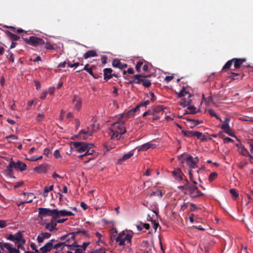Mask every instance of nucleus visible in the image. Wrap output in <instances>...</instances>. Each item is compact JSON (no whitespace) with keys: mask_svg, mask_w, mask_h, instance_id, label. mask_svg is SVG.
Instances as JSON below:
<instances>
[{"mask_svg":"<svg viewBox=\"0 0 253 253\" xmlns=\"http://www.w3.org/2000/svg\"><path fill=\"white\" fill-rule=\"evenodd\" d=\"M88 64H87L86 65H85L84 67V68L83 69H82V70H78L77 71V72H80L83 70H85L90 75H91L92 76H93L94 78L95 79H97V77H96L94 74H93V72H92V69L91 68H88Z\"/></svg>","mask_w":253,"mask_h":253,"instance_id":"bb28decb","label":"nucleus"},{"mask_svg":"<svg viewBox=\"0 0 253 253\" xmlns=\"http://www.w3.org/2000/svg\"><path fill=\"white\" fill-rule=\"evenodd\" d=\"M59 215L61 216H71L74 215V213H72V212L67 211L65 210H61L60 211H59Z\"/></svg>","mask_w":253,"mask_h":253,"instance_id":"4c0bfd02","label":"nucleus"},{"mask_svg":"<svg viewBox=\"0 0 253 253\" xmlns=\"http://www.w3.org/2000/svg\"><path fill=\"white\" fill-rule=\"evenodd\" d=\"M133 155V153L132 152H129L127 154H126L123 155L122 158H130Z\"/></svg>","mask_w":253,"mask_h":253,"instance_id":"052dcab7","label":"nucleus"},{"mask_svg":"<svg viewBox=\"0 0 253 253\" xmlns=\"http://www.w3.org/2000/svg\"><path fill=\"white\" fill-rule=\"evenodd\" d=\"M233 63H234V67L236 69H238L240 68L242 65V64L246 61V58H234L232 59Z\"/></svg>","mask_w":253,"mask_h":253,"instance_id":"f8f14e48","label":"nucleus"},{"mask_svg":"<svg viewBox=\"0 0 253 253\" xmlns=\"http://www.w3.org/2000/svg\"><path fill=\"white\" fill-rule=\"evenodd\" d=\"M5 33L7 36L12 41H16L20 39V37L17 35L14 34L11 32L6 31Z\"/></svg>","mask_w":253,"mask_h":253,"instance_id":"5701e85b","label":"nucleus"},{"mask_svg":"<svg viewBox=\"0 0 253 253\" xmlns=\"http://www.w3.org/2000/svg\"><path fill=\"white\" fill-rule=\"evenodd\" d=\"M141 84L144 86L146 87H149L151 85V82L150 80L143 78Z\"/></svg>","mask_w":253,"mask_h":253,"instance_id":"a19ab883","label":"nucleus"},{"mask_svg":"<svg viewBox=\"0 0 253 253\" xmlns=\"http://www.w3.org/2000/svg\"><path fill=\"white\" fill-rule=\"evenodd\" d=\"M12 168H14V166L13 165L12 166L11 165V162H10L9 166L7 167L6 169V171L9 175H11L12 174V173H13L12 169Z\"/></svg>","mask_w":253,"mask_h":253,"instance_id":"c03bdc74","label":"nucleus"},{"mask_svg":"<svg viewBox=\"0 0 253 253\" xmlns=\"http://www.w3.org/2000/svg\"><path fill=\"white\" fill-rule=\"evenodd\" d=\"M132 235L129 234H126L125 231H122L119 233L118 236L114 238L116 243L119 245L124 246L127 244H131Z\"/></svg>","mask_w":253,"mask_h":253,"instance_id":"39448f33","label":"nucleus"},{"mask_svg":"<svg viewBox=\"0 0 253 253\" xmlns=\"http://www.w3.org/2000/svg\"><path fill=\"white\" fill-rule=\"evenodd\" d=\"M230 76L233 79V80H235L240 79L242 80L243 79V75H241L239 73L231 72Z\"/></svg>","mask_w":253,"mask_h":253,"instance_id":"c85d7f7f","label":"nucleus"},{"mask_svg":"<svg viewBox=\"0 0 253 253\" xmlns=\"http://www.w3.org/2000/svg\"><path fill=\"white\" fill-rule=\"evenodd\" d=\"M26 43L33 46H37L44 44V41L43 39L35 36H31L29 39H24Z\"/></svg>","mask_w":253,"mask_h":253,"instance_id":"0eeeda50","label":"nucleus"},{"mask_svg":"<svg viewBox=\"0 0 253 253\" xmlns=\"http://www.w3.org/2000/svg\"><path fill=\"white\" fill-rule=\"evenodd\" d=\"M187 109L190 111V112L189 113H185L184 114V115H185V114H195L197 113V111H196V108L195 106H188L187 107Z\"/></svg>","mask_w":253,"mask_h":253,"instance_id":"79ce46f5","label":"nucleus"},{"mask_svg":"<svg viewBox=\"0 0 253 253\" xmlns=\"http://www.w3.org/2000/svg\"><path fill=\"white\" fill-rule=\"evenodd\" d=\"M171 173L173 176L175 178V179H176L177 180L181 181L183 180V177L184 176V174L180 169H174V170L171 172Z\"/></svg>","mask_w":253,"mask_h":253,"instance_id":"9d476101","label":"nucleus"},{"mask_svg":"<svg viewBox=\"0 0 253 253\" xmlns=\"http://www.w3.org/2000/svg\"><path fill=\"white\" fill-rule=\"evenodd\" d=\"M112 241L113 240V238L115 237L113 235L114 233H117V231L116 228L114 227V224L112 223Z\"/></svg>","mask_w":253,"mask_h":253,"instance_id":"680f3d73","label":"nucleus"},{"mask_svg":"<svg viewBox=\"0 0 253 253\" xmlns=\"http://www.w3.org/2000/svg\"><path fill=\"white\" fill-rule=\"evenodd\" d=\"M223 139V141L224 143H230V142H233V140L231 138L228 137H226V136H222V137Z\"/></svg>","mask_w":253,"mask_h":253,"instance_id":"5fc2aeb1","label":"nucleus"},{"mask_svg":"<svg viewBox=\"0 0 253 253\" xmlns=\"http://www.w3.org/2000/svg\"><path fill=\"white\" fill-rule=\"evenodd\" d=\"M195 131L182 130V133L186 136L192 137L194 136Z\"/></svg>","mask_w":253,"mask_h":253,"instance_id":"473e14b6","label":"nucleus"},{"mask_svg":"<svg viewBox=\"0 0 253 253\" xmlns=\"http://www.w3.org/2000/svg\"><path fill=\"white\" fill-rule=\"evenodd\" d=\"M81 130L79 131V135L81 139H82L84 140H86L89 136H88V135L87 134H86L85 133H81Z\"/></svg>","mask_w":253,"mask_h":253,"instance_id":"09e8293b","label":"nucleus"},{"mask_svg":"<svg viewBox=\"0 0 253 253\" xmlns=\"http://www.w3.org/2000/svg\"><path fill=\"white\" fill-rule=\"evenodd\" d=\"M53 249V244L51 243H47L44 246L40 248V251L45 252H49Z\"/></svg>","mask_w":253,"mask_h":253,"instance_id":"4be33fe9","label":"nucleus"},{"mask_svg":"<svg viewBox=\"0 0 253 253\" xmlns=\"http://www.w3.org/2000/svg\"><path fill=\"white\" fill-rule=\"evenodd\" d=\"M238 148L239 152L241 154L244 156H247L250 155L247 149L245 148V147L242 145L241 144H236Z\"/></svg>","mask_w":253,"mask_h":253,"instance_id":"6ab92c4d","label":"nucleus"},{"mask_svg":"<svg viewBox=\"0 0 253 253\" xmlns=\"http://www.w3.org/2000/svg\"><path fill=\"white\" fill-rule=\"evenodd\" d=\"M142 77L143 75L142 74L134 75V78L135 81V84H141L142 81Z\"/></svg>","mask_w":253,"mask_h":253,"instance_id":"2f4dec72","label":"nucleus"},{"mask_svg":"<svg viewBox=\"0 0 253 253\" xmlns=\"http://www.w3.org/2000/svg\"><path fill=\"white\" fill-rule=\"evenodd\" d=\"M107 59H108V58L106 55H102L101 58L102 63L103 64H105L107 63Z\"/></svg>","mask_w":253,"mask_h":253,"instance_id":"e2e57ef3","label":"nucleus"},{"mask_svg":"<svg viewBox=\"0 0 253 253\" xmlns=\"http://www.w3.org/2000/svg\"><path fill=\"white\" fill-rule=\"evenodd\" d=\"M98 128V125H96L95 124H92L91 126L87 127L86 130L82 129L81 133H85L86 134H87L88 136H92L93 133Z\"/></svg>","mask_w":253,"mask_h":253,"instance_id":"1a4fd4ad","label":"nucleus"},{"mask_svg":"<svg viewBox=\"0 0 253 253\" xmlns=\"http://www.w3.org/2000/svg\"><path fill=\"white\" fill-rule=\"evenodd\" d=\"M56 224H52V223H48L46 224L45 228L48 230L49 231L51 232L55 229L57 230V228H56Z\"/></svg>","mask_w":253,"mask_h":253,"instance_id":"c9c22d12","label":"nucleus"},{"mask_svg":"<svg viewBox=\"0 0 253 253\" xmlns=\"http://www.w3.org/2000/svg\"><path fill=\"white\" fill-rule=\"evenodd\" d=\"M178 188L182 191L188 189L189 190L190 194H193L194 191H197L198 194L197 195L192 196V198H196L204 195V194L198 190V188L196 186L191 185L187 179H185L184 185L179 186Z\"/></svg>","mask_w":253,"mask_h":253,"instance_id":"20e7f679","label":"nucleus"},{"mask_svg":"<svg viewBox=\"0 0 253 253\" xmlns=\"http://www.w3.org/2000/svg\"><path fill=\"white\" fill-rule=\"evenodd\" d=\"M192 101V100L190 99V98H188V99H186V98H183L181 100L180 102H179V104L180 106L185 107L187 105H189Z\"/></svg>","mask_w":253,"mask_h":253,"instance_id":"cd10ccee","label":"nucleus"},{"mask_svg":"<svg viewBox=\"0 0 253 253\" xmlns=\"http://www.w3.org/2000/svg\"><path fill=\"white\" fill-rule=\"evenodd\" d=\"M39 215L38 217L41 219L45 216H51L58 211L57 209L50 210L47 208H38Z\"/></svg>","mask_w":253,"mask_h":253,"instance_id":"6e6552de","label":"nucleus"},{"mask_svg":"<svg viewBox=\"0 0 253 253\" xmlns=\"http://www.w3.org/2000/svg\"><path fill=\"white\" fill-rule=\"evenodd\" d=\"M194 136H196L198 139L202 141L206 140V136L202 132L199 131H195Z\"/></svg>","mask_w":253,"mask_h":253,"instance_id":"c756f323","label":"nucleus"},{"mask_svg":"<svg viewBox=\"0 0 253 253\" xmlns=\"http://www.w3.org/2000/svg\"><path fill=\"white\" fill-rule=\"evenodd\" d=\"M233 64L232 59L228 60L222 67V70H225L230 68L231 66Z\"/></svg>","mask_w":253,"mask_h":253,"instance_id":"58836bf2","label":"nucleus"},{"mask_svg":"<svg viewBox=\"0 0 253 253\" xmlns=\"http://www.w3.org/2000/svg\"><path fill=\"white\" fill-rule=\"evenodd\" d=\"M149 94L151 96V101H154L155 100H156V96L155 95L154 93L152 92V91H150L149 92Z\"/></svg>","mask_w":253,"mask_h":253,"instance_id":"69168bd1","label":"nucleus"},{"mask_svg":"<svg viewBox=\"0 0 253 253\" xmlns=\"http://www.w3.org/2000/svg\"><path fill=\"white\" fill-rule=\"evenodd\" d=\"M230 193L234 198H237L239 196V194L235 189H231L230 190Z\"/></svg>","mask_w":253,"mask_h":253,"instance_id":"603ef678","label":"nucleus"},{"mask_svg":"<svg viewBox=\"0 0 253 253\" xmlns=\"http://www.w3.org/2000/svg\"><path fill=\"white\" fill-rule=\"evenodd\" d=\"M45 48L46 49L54 50L55 47L51 43L47 42L45 44Z\"/></svg>","mask_w":253,"mask_h":253,"instance_id":"8fccbe9b","label":"nucleus"},{"mask_svg":"<svg viewBox=\"0 0 253 253\" xmlns=\"http://www.w3.org/2000/svg\"><path fill=\"white\" fill-rule=\"evenodd\" d=\"M230 119L228 117H225L224 119V121L223 122V124L221 126V127H225L229 126V122H230Z\"/></svg>","mask_w":253,"mask_h":253,"instance_id":"a18cd8bd","label":"nucleus"},{"mask_svg":"<svg viewBox=\"0 0 253 253\" xmlns=\"http://www.w3.org/2000/svg\"><path fill=\"white\" fill-rule=\"evenodd\" d=\"M3 247L4 248H6L8 251V252L13 249V248L11 247V244L9 243H4Z\"/></svg>","mask_w":253,"mask_h":253,"instance_id":"4d7b16f0","label":"nucleus"},{"mask_svg":"<svg viewBox=\"0 0 253 253\" xmlns=\"http://www.w3.org/2000/svg\"><path fill=\"white\" fill-rule=\"evenodd\" d=\"M80 65V63L79 62L75 63L74 64H72L70 63H68V66L70 68H73L74 67H78Z\"/></svg>","mask_w":253,"mask_h":253,"instance_id":"338daca9","label":"nucleus"},{"mask_svg":"<svg viewBox=\"0 0 253 253\" xmlns=\"http://www.w3.org/2000/svg\"><path fill=\"white\" fill-rule=\"evenodd\" d=\"M114 67L118 68L120 69H123L127 67V65L126 63H122L118 59H115L112 64Z\"/></svg>","mask_w":253,"mask_h":253,"instance_id":"2eb2a0df","label":"nucleus"},{"mask_svg":"<svg viewBox=\"0 0 253 253\" xmlns=\"http://www.w3.org/2000/svg\"><path fill=\"white\" fill-rule=\"evenodd\" d=\"M71 147L75 149L80 153H84L81 155L80 158H83L89 155H93L96 157L97 153L93 149L94 145L90 143H86L84 142H73L71 144Z\"/></svg>","mask_w":253,"mask_h":253,"instance_id":"f03ea898","label":"nucleus"},{"mask_svg":"<svg viewBox=\"0 0 253 253\" xmlns=\"http://www.w3.org/2000/svg\"><path fill=\"white\" fill-rule=\"evenodd\" d=\"M8 253H20L19 249H16L15 248H13L12 250L10 251Z\"/></svg>","mask_w":253,"mask_h":253,"instance_id":"774afa93","label":"nucleus"},{"mask_svg":"<svg viewBox=\"0 0 253 253\" xmlns=\"http://www.w3.org/2000/svg\"><path fill=\"white\" fill-rule=\"evenodd\" d=\"M11 165H13L14 169H18L21 171L25 170L26 168V165L19 161H18L16 163L13 161H11Z\"/></svg>","mask_w":253,"mask_h":253,"instance_id":"ddd939ff","label":"nucleus"},{"mask_svg":"<svg viewBox=\"0 0 253 253\" xmlns=\"http://www.w3.org/2000/svg\"><path fill=\"white\" fill-rule=\"evenodd\" d=\"M64 246V243L62 242H59L54 246L53 245V248L55 249H57L58 248Z\"/></svg>","mask_w":253,"mask_h":253,"instance_id":"bf43d9fd","label":"nucleus"},{"mask_svg":"<svg viewBox=\"0 0 253 253\" xmlns=\"http://www.w3.org/2000/svg\"><path fill=\"white\" fill-rule=\"evenodd\" d=\"M198 159H182L181 163L184 168L191 169L198 167Z\"/></svg>","mask_w":253,"mask_h":253,"instance_id":"423d86ee","label":"nucleus"},{"mask_svg":"<svg viewBox=\"0 0 253 253\" xmlns=\"http://www.w3.org/2000/svg\"><path fill=\"white\" fill-rule=\"evenodd\" d=\"M139 104V106H140V107H142V106L146 107L147 105H148L150 104V101L146 100L145 101L141 102Z\"/></svg>","mask_w":253,"mask_h":253,"instance_id":"13d9d810","label":"nucleus"},{"mask_svg":"<svg viewBox=\"0 0 253 253\" xmlns=\"http://www.w3.org/2000/svg\"><path fill=\"white\" fill-rule=\"evenodd\" d=\"M104 79L107 81L111 79V68L104 69Z\"/></svg>","mask_w":253,"mask_h":253,"instance_id":"a878e982","label":"nucleus"},{"mask_svg":"<svg viewBox=\"0 0 253 253\" xmlns=\"http://www.w3.org/2000/svg\"><path fill=\"white\" fill-rule=\"evenodd\" d=\"M14 240L16 244L18 245L20 243H22V244L25 243V240L22 238V232H18L15 235H14Z\"/></svg>","mask_w":253,"mask_h":253,"instance_id":"4468645a","label":"nucleus"},{"mask_svg":"<svg viewBox=\"0 0 253 253\" xmlns=\"http://www.w3.org/2000/svg\"><path fill=\"white\" fill-rule=\"evenodd\" d=\"M217 176V174L216 172H213L210 174L209 177V180L210 181H212L216 176Z\"/></svg>","mask_w":253,"mask_h":253,"instance_id":"864d4df0","label":"nucleus"},{"mask_svg":"<svg viewBox=\"0 0 253 253\" xmlns=\"http://www.w3.org/2000/svg\"><path fill=\"white\" fill-rule=\"evenodd\" d=\"M156 145L151 142H147L140 146L138 148V151H145L150 148H155Z\"/></svg>","mask_w":253,"mask_h":253,"instance_id":"aec40b11","label":"nucleus"},{"mask_svg":"<svg viewBox=\"0 0 253 253\" xmlns=\"http://www.w3.org/2000/svg\"><path fill=\"white\" fill-rule=\"evenodd\" d=\"M51 236V234L47 232H42L37 237V241L39 243H42L44 239H48Z\"/></svg>","mask_w":253,"mask_h":253,"instance_id":"a211bd4d","label":"nucleus"},{"mask_svg":"<svg viewBox=\"0 0 253 253\" xmlns=\"http://www.w3.org/2000/svg\"><path fill=\"white\" fill-rule=\"evenodd\" d=\"M163 193L161 190L157 189L155 191H153L151 194L150 196H158L159 198H161L163 196Z\"/></svg>","mask_w":253,"mask_h":253,"instance_id":"ea45409f","label":"nucleus"},{"mask_svg":"<svg viewBox=\"0 0 253 253\" xmlns=\"http://www.w3.org/2000/svg\"><path fill=\"white\" fill-rule=\"evenodd\" d=\"M7 52H9V55H7V58L8 60L11 62H14V54L9 50H7Z\"/></svg>","mask_w":253,"mask_h":253,"instance_id":"de8ad7c7","label":"nucleus"},{"mask_svg":"<svg viewBox=\"0 0 253 253\" xmlns=\"http://www.w3.org/2000/svg\"><path fill=\"white\" fill-rule=\"evenodd\" d=\"M222 129L223 130V131L225 132L226 134H228L229 135L233 137H235V135L234 134V131L232 130V129L230 128V126H225L221 127Z\"/></svg>","mask_w":253,"mask_h":253,"instance_id":"393cba45","label":"nucleus"},{"mask_svg":"<svg viewBox=\"0 0 253 253\" xmlns=\"http://www.w3.org/2000/svg\"><path fill=\"white\" fill-rule=\"evenodd\" d=\"M125 122L122 114L116 115L112 118V139H119L126 132L124 126Z\"/></svg>","mask_w":253,"mask_h":253,"instance_id":"f257e3e1","label":"nucleus"},{"mask_svg":"<svg viewBox=\"0 0 253 253\" xmlns=\"http://www.w3.org/2000/svg\"><path fill=\"white\" fill-rule=\"evenodd\" d=\"M51 216H52V218L50 220L49 223H52V224H56V223H55V222L57 221L56 219L59 216V211H58L57 212L55 213Z\"/></svg>","mask_w":253,"mask_h":253,"instance_id":"72a5a7b5","label":"nucleus"},{"mask_svg":"<svg viewBox=\"0 0 253 253\" xmlns=\"http://www.w3.org/2000/svg\"><path fill=\"white\" fill-rule=\"evenodd\" d=\"M143 63L142 61H139L137 62L135 69L138 72H140L141 71V68L143 66Z\"/></svg>","mask_w":253,"mask_h":253,"instance_id":"49530a36","label":"nucleus"},{"mask_svg":"<svg viewBox=\"0 0 253 253\" xmlns=\"http://www.w3.org/2000/svg\"><path fill=\"white\" fill-rule=\"evenodd\" d=\"M176 93V96L178 98H180L183 96H186L187 94H188V98H190L192 96V95L189 92V91H187L185 89V87H183L181 91L178 93Z\"/></svg>","mask_w":253,"mask_h":253,"instance_id":"412c9836","label":"nucleus"},{"mask_svg":"<svg viewBox=\"0 0 253 253\" xmlns=\"http://www.w3.org/2000/svg\"><path fill=\"white\" fill-rule=\"evenodd\" d=\"M44 117V115L43 113H40L37 115L36 120L38 122H41L42 121Z\"/></svg>","mask_w":253,"mask_h":253,"instance_id":"3c124183","label":"nucleus"},{"mask_svg":"<svg viewBox=\"0 0 253 253\" xmlns=\"http://www.w3.org/2000/svg\"><path fill=\"white\" fill-rule=\"evenodd\" d=\"M111 148L109 142H105L103 145V151L104 154L108 152Z\"/></svg>","mask_w":253,"mask_h":253,"instance_id":"37998d69","label":"nucleus"},{"mask_svg":"<svg viewBox=\"0 0 253 253\" xmlns=\"http://www.w3.org/2000/svg\"><path fill=\"white\" fill-rule=\"evenodd\" d=\"M73 102L75 103V107L77 110H79L82 104V99L77 95L73 96Z\"/></svg>","mask_w":253,"mask_h":253,"instance_id":"dca6fc26","label":"nucleus"},{"mask_svg":"<svg viewBox=\"0 0 253 253\" xmlns=\"http://www.w3.org/2000/svg\"><path fill=\"white\" fill-rule=\"evenodd\" d=\"M33 196V194L32 193H30L28 195V196ZM32 201H33L32 198H29V197H28L27 200L22 201L20 203L17 204V206L19 207V206H21L25 204L31 203V202H32Z\"/></svg>","mask_w":253,"mask_h":253,"instance_id":"e433bc0d","label":"nucleus"},{"mask_svg":"<svg viewBox=\"0 0 253 253\" xmlns=\"http://www.w3.org/2000/svg\"><path fill=\"white\" fill-rule=\"evenodd\" d=\"M163 111V108L162 106H158V107L155 108L152 111L154 113L155 112L159 113V112Z\"/></svg>","mask_w":253,"mask_h":253,"instance_id":"6e6d98bb","label":"nucleus"},{"mask_svg":"<svg viewBox=\"0 0 253 253\" xmlns=\"http://www.w3.org/2000/svg\"><path fill=\"white\" fill-rule=\"evenodd\" d=\"M80 234L83 236H87L86 231L79 229L76 232L69 233L62 236L59 239L63 241L64 246L69 247H79L80 245H78L75 237Z\"/></svg>","mask_w":253,"mask_h":253,"instance_id":"7ed1b4c3","label":"nucleus"},{"mask_svg":"<svg viewBox=\"0 0 253 253\" xmlns=\"http://www.w3.org/2000/svg\"><path fill=\"white\" fill-rule=\"evenodd\" d=\"M187 122L189 123V126L191 128L195 127L197 125L202 123L203 122L202 120H194L187 119Z\"/></svg>","mask_w":253,"mask_h":253,"instance_id":"f3484780","label":"nucleus"},{"mask_svg":"<svg viewBox=\"0 0 253 253\" xmlns=\"http://www.w3.org/2000/svg\"><path fill=\"white\" fill-rule=\"evenodd\" d=\"M134 113L132 112L131 109L128 110L126 113H122V115H123V117L126 121L127 120H128L130 117L131 116H133L134 115Z\"/></svg>","mask_w":253,"mask_h":253,"instance_id":"7c9ffc66","label":"nucleus"},{"mask_svg":"<svg viewBox=\"0 0 253 253\" xmlns=\"http://www.w3.org/2000/svg\"><path fill=\"white\" fill-rule=\"evenodd\" d=\"M97 55V54L96 51L94 50H91L87 51L85 53H84V59H86L90 57H95Z\"/></svg>","mask_w":253,"mask_h":253,"instance_id":"b1692460","label":"nucleus"},{"mask_svg":"<svg viewBox=\"0 0 253 253\" xmlns=\"http://www.w3.org/2000/svg\"><path fill=\"white\" fill-rule=\"evenodd\" d=\"M208 112L211 116L215 117L217 120H219L221 122H223L221 118L215 113V112L214 111L213 109H209Z\"/></svg>","mask_w":253,"mask_h":253,"instance_id":"f704fd0d","label":"nucleus"},{"mask_svg":"<svg viewBox=\"0 0 253 253\" xmlns=\"http://www.w3.org/2000/svg\"><path fill=\"white\" fill-rule=\"evenodd\" d=\"M147 115H154V113L151 110H148V111L144 112L142 116L144 117Z\"/></svg>","mask_w":253,"mask_h":253,"instance_id":"0e129e2a","label":"nucleus"},{"mask_svg":"<svg viewBox=\"0 0 253 253\" xmlns=\"http://www.w3.org/2000/svg\"><path fill=\"white\" fill-rule=\"evenodd\" d=\"M49 169V166L47 164L41 165L34 168V170L38 173H45Z\"/></svg>","mask_w":253,"mask_h":253,"instance_id":"9b49d317","label":"nucleus"}]
</instances>
